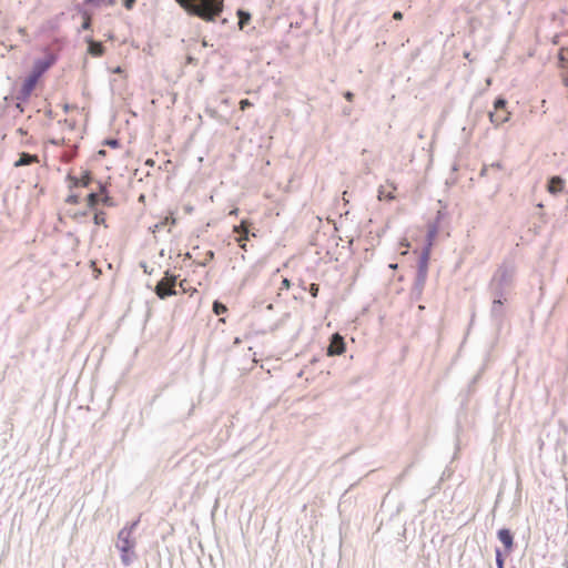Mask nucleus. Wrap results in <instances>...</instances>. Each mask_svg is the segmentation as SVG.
Instances as JSON below:
<instances>
[{
  "label": "nucleus",
  "mask_w": 568,
  "mask_h": 568,
  "mask_svg": "<svg viewBox=\"0 0 568 568\" xmlns=\"http://www.w3.org/2000/svg\"><path fill=\"white\" fill-rule=\"evenodd\" d=\"M85 40L89 44L88 52L92 57H101L104 53V47L101 42L94 41L91 37H88Z\"/></svg>",
  "instance_id": "4468645a"
},
{
  "label": "nucleus",
  "mask_w": 568,
  "mask_h": 568,
  "mask_svg": "<svg viewBox=\"0 0 568 568\" xmlns=\"http://www.w3.org/2000/svg\"><path fill=\"white\" fill-rule=\"evenodd\" d=\"M141 266L143 267V270H144V272H145V273H149V271H148V267H146V264H145V263H141Z\"/></svg>",
  "instance_id": "3c124183"
},
{
  "label": "nucleus",
  "mask_w": 568,
  "mask_h": 568,
  "mask_svg": "<svg viewBox=\"0 0 568 568\" xmlns=\"http://www.w3.org/2000/svg\"><path fill=\"white\" fill-rule=\"evenodd\" d=\"M487 171V168L485 166L483 170H481V174H485Z\"/></svg>",
  "instance_id": "6e6d98bb"
},
{
  "label": "nucleus",
  "mask_w": 568,
  "mask_h": 568,
  "mask_svg": "<svg viewBox=\"0 0 568 568\" xmlns=\"http://www.w3.org/2000/svg\"><path fill=\"white\" fill-rule=\"evenodd\" d=\"M100 200H101V196L97 192H94V191L90 192L87 196L88 206L90 209L94 210L95 206L100 203Z\"/></svg>",
  "instance_id": "f3484780"
},
{
  "label": "nucleus",
  "mask_w": 568,
  "mask_h": 568,
  "mask_svg": "<svg viewBox=\"0 0 568 568\" xmlns=\"http://www.w3.org/2000/svg\"><path fill=\"white\" fill-rule=\"evenodd\" d=\"M122 1H123V6L128 10H131L134 7L135 2H136V0H122Z\"/></svg>",
  "instance_id": "72a5a7b5"
},
{
  "label": "nucleus",
  "mask_w": 568,
  "mask_h": 568,
  "mask_svg": "<svg viewBox=\"0 0 568 568\" xmlns=\"http://www.w3.org/2000/svg\"><path fill=\"white\" fill-rule=\"evenodd\" d=\"M67 180L70 182V190H72L79 186L89 187L93 182V176L90 171H83L81 176L68 174Z\"/></svg>",
  "instance_id": "0eeeda50"
},
{
  "label": "nucleus",
  "mask_w": 568,
  "mask_h": 568,
  "mask_svg": "<svg viewBox=\"0 0 568 568\" xmlns=\"http://www.w3.org/2000/svg\"><path fill=\"white\" fill-rule=\"evenodd\" d=\"M39 79L34 78L29 73V75L24 79L21 89L18 92L17 99L19 101H26L31 95L32 91L34 90Z\"/></svg>",
  "instance_id": "6e6552de"
},
{
  "label": "nucleus",
  "mask_w": 568,
  "mask_h": 568,
  "mask_svg": "<svg viewBox=\"0 0 568 568\" xmlns=\"http://www.w3.org/2000/svg\"><path fill=\"white\" fill-rule=\"evenodd\" d=\"M207 45H209V43L206 42V40H205V39H203V40H202V47H207Z\"/></svg>",
  "instance_id": "864d4df0"
},
{
  "label": "nucleus",
  "mask_w": 568,
  "mask_h": 568,
  "mask_svg": "<svg viewBox=\"0 0 568 568\" xmlns=\"http://www.w3.org/2000/svg\"><path fill=\"white\" fill-rule=\"evenodd\" d=\"M178 276L170 271H165L164 276L154 287V293L160 300H165L178 294L176 291Z\"/></svg>",
  "instance_id": "20e7f679"
},
{
  "label": "nucleus",
  "mask_w": 568,
  "mask_h": 568,
  "mask_svg": "<svg viewBox=\"0 0 568 568\" xmlns=\"http://www.w3.org/2000/svg\"><path fill=\"white\" fill-rule=\"evenodd\" d=\"M237 212H239V209H233V210L230 212V215H237Z\"/></svg>",
  "instance_id": "de8ad7c7"
},
{
  "label": "nucleus",
  "mask_w": 568,
  "mask_h": 568,
  "mask_svg": "<svg viewBox=\"0 0 568 568\" xmlns=\"http://www.w3.org/2000/svg\"><path fill=\"white\" fill-rule=\"evenodd\" d=\"M84 216H87V212H80V213L74 214V219L84 217Z\"/></svg>",
  "instance_id": "a18cd8bd"
},
{
  "label": "nucleus",
  "mask_w": 568,
  "mask_h": 568,
  "mask_svg": "<svg viewBox=\"0 0 568 568\" xmlns=\"http://www.w3.org/2000/svg\"><path fill=\"white\" fill-rule=\"evenodd\" d=\"M493 297V304L490 314L491 316L499 321L504 315V302L507 300V297H499V296H491Z\"/></svg>",
  "instance_id": "ddd939ff"
},
{
  "label": "nucleus",
  "mask_w": 568,
  "mask_h": 568,
  "mask_svg": "<svg viewBox=\"0 0 568 568\" xmlns=\"http://www.w3.org/2000/svg\"><path fill=\"white\" fill-rule=\"evenodd\" d=\"M97 184H98V192L97 193L100 196H104V194H108V189H106L105 184H103L101 181H98Z\"/></svg>",
  "instance_id": "c85d7f7f"
},
{
  "label": "nucleus",
  "mask_w": 568,
  "mask_h": 568,
  "mask_svg": "<svg viewBox=\"0 0 568 568\" xmlns=\"http://www.w3.org/2000/svg\"><path fill=\"white\" fill-rule=\"evenodd\" d=\"M490 166H491V168H497V169H499V168H500V163H499V162H496V163H493Z\"/></svg>",
  "instance_id": "09e8293b"
},
{
  "label": "nucleus",
  "mask_w": 568,
  "mask_h": 568,
  "mask_svg": "<svg viewBox=\"0 0 568 568\" xmlns=\"http://www.w3.org/2000/svg\"><path fill=\"white\" fill-rule=\"evenodd\" d=\"M343 113H344L345 115H349V114L352 113V108H349V106H345V108L343 109Z\"/></svg>",
  "instance_id": "c03bdc74"
},
{
  "label": "nucleus",
  "mask_w": 568,
  "mask_h": 568,
  "mask_svg": "<svg viewBox=\"0 0 568 568\" xmlns=\"http://www.w3.org/2000/svg\"><path fill=\"white\" fill-rule=\"evenodd\" d=\"M100 2H101V0H84V3H87V4L98 6Z\"/></svg>",
  "instance_id": "37998d69"
},
{
  "label": "nucleus",
  "mask_w": 568,
  "mask_h": 568,
  "mask_svg": "<svg viewBox=\"0 0 568 568\" xmlns=\"http://www.w3.org/2000/svg\"><path fill=\"white\" fill-rule=\"evenodd\" d=\"M17 109H20V111H22V108H21L20 103H17Z\"/></svg>",
  "instance_id": "5fc2aeb1"
},
{
  "label": "nucleus",
  "mask_w": 568,
  "mask_h": 568,
  "mask_svg": "<svg viewBox=\"0 0 568 568\" xmlns=\"http://www.w3.org/2000/svg\"><path fill=\"white\" fill-rule=\"evenodd\" d=\"M509 114L510 113L507 110L493 111V112H489V119L493 124L498 126L501 123H505L509 120Z\"/></svg>",
  "instance_id": "2eb2a0df"
},
{
  "label": "nucleus",
  "mask_w": 568,
  "mask_h": 568,
  "mask_svg": "<svg viewBox=\"0 0 568 568\" xmlns=\"http://www.w3.org/2000/svg\"><path fill=\"white\" fill-rule=\"evenodd\" d=\"M495 554H496V565H497V568H504V558H503V552L499 548H496L495 550Z\"/></svg>",
  "instance_id": "a878e982"
},
{
  "label": "nucleus",
  "mask_w": 568,
  "mask_h": 568,
  "mask_svg": "<svg viewBox=\"0 0 568 568\" xmlns=\"http://www.w3.org/2000/svg\"><path fill=\"white\" fill-rule=\"evenodd\" d=\"M175 223V219L174 217H164L162 221H160L159 223H156L153 227V232H156L159 230H161L163 226H166V225H173Z\"/></svg>",
  "instance_id": "aec40b11"
},
{
  "label": "nucleus",
  "mask_w": 568,
  "mask_h": 568,
  "mask_svg": "<svg viewBox=\"0 0 568 568\" xmlns=\"http://www.w3.org/2000/svg\"><path fill=\"white\" fill-rule=\"evenodd\" d=\"M122 72H123V70H122V68H121V67H116V68H114V69H113V73H118V74H120V73H122Z\"/></svg>",
  "instance_id": "49530a36"
},
{
  "label": "nucleus",
  "mask_w": 568,
  "mask_h": 568,
  "mask_svg": "<svg viewBox=\"0 0 568 568\" xmlns=\"http://www.w3.org/2000/svg\"><path fill=\"white\" fill-rule=\"evenodd\" d=\"M185 258H191V254H190V253H186V254H185Z\"/></svg>",
  "instance_id": "4d7b16f0"
},
{
  "label": "nucleus",
  "mask_w": 568,
  "mask_h": 568,
  "mask_svg": "<svg viewBox=\"0 0 568 568\" xmlns=\"http://www.w3.org/2000/svg\"><path fill=\"white\" fill-rule=\"evenodd\" d=\"M93 221H94L95 225L104 224L105 223L104 212L103 211L95 212V214L93 216Z\"/></svg>",
  "instance_id": "393cba45"
},
{
  "label": "nucleus",
  "mask_w": 568,
  "mask_h": 568,
  "mask_svg": "<svg viewBox=\"0 0 568 568\" xmlns=\"http://www.w3.org/2000/svg\"><path fill=\"white\" fill-rule=\"evenodd\" d=\"M499 541L504 545L505 554H510L514 549V535L510 529L501 528L497 531Z\"/></svg>",
  "instance_id": "1a4fd4ad"
},
{
  "label": "nucleus",
  "mask_w": 568,
  "mask_h": 568,
  "mask_svg": "<svg viewBox=\"0 0 568 568\" xmlns=\"http://www.w3.org/2000/svg\"><path fill=\"white\" fill-rule=\"evenodd\" d=\"M83 17V22L81 24V30H90L92 27L91 16L87 11L80 10Z\"/></svg>",
  "instance_id": "4be33fe9"
},
{
  "label": "nucleus",
  "mask_w": 568,
  "mask_h": 568,
  "mask_svg": "<svg viewBox=\"0 0 568 568\" xmlns=\"http://www.w3.org/2000/svg\"><path fill=\"white\" fill-rule=\"evenodd\" d=\"M237 16H239V27L242 30L251 20V14L246 11L239 10Z\"/></svg>",
  "instance_id": "6ab92c4d"
},
{
  "label": "nucleus",
  "mask_w": 568,
  "mask_h": 568,
  "mask_svg": "<svg viewBox=\"0 0 568 568\" xmlns=\"http://www.w3.org/2000/svg\"><path fill=\"white\" fill-rule=\"evenodd\" d=\"M55 63L54 54H48L45 58L37 59L30 72L37 79H40Z\"/></svg>",
  "instance_id": "423d86ee"
},
{
  "label": "nucleus",
  "mask_w": 568,
  "mask_h": 568,
  "mask_svg": "<svg viewBox=\"0 0 568 568\" xmlns=\"http://www.w3.org/2000/svg\"><path fill=\"white\" fill-rule=\"evenodd\" d=\"M187 62H189V63H194V62H195V59H194V58H192V57H187Z\"/></svg>",
  "instance_id": "8fccbe9b"
},
{
  "label": "nucleus",
  "mask_w": 568,
  "mask_h": 568,
  "mask_svg": "<svg viewBox=\"0 0 568 568\" xmlns=\"http://www.w3.org/2000/svg\"><path fill=\"white\" fill-rule=\"evenodd\" d=\"M233 232L239 234L236 241L240 247L244 251H247L246 242L248 241L250 233L245 221H242L239 225H234Z\"/></svg>",
  "instance_id": "9b49d317"
},
{
  "label": "nucleus",
  "mask_w": 568,
  "mask_h": 568,
  "mask_svg": "<svg viewBox=\"0 0 568 568\" xmlns=\"http://www.w3.org/2000/svg\"><path fill=\"white\" fill-rule=\"evenodd\" d=\"M344 98H345L347 101L352 102V101H353V99H354V93H353V92H351V91H346V92H344Z\"/></svg>",
  "instance_id": "e433bc0d"
},
{
  "label": "nucleus",
  "mask_w": 568,
  "mask_h": 568,
  "mask_svg": "<svg viewBox=\"0 0 568 568\" xmlns=\"http://www.w3.org/2000/svg\"><path fill=\"white\" fill-rule=\"evenodd\" d=\"M507 101L506 99L498 97L494 102V111L506 110Z\"/></svg>",
  "instance_id": "b1692460"
},
{
  "label": "nucleus",
  "mask_w": 568,
  "mask_h": 568,
  "mask_svg": "<svg viewBox=\"0 0 568 568\" xmlns=\"http://www.w3.org/2000/svg\"><path fill=\"white\" fill-rule=\"evenodd\" d=\"M100 202L105 206H113L114 201L109 194H104V196H101Z\"/></svg>",
  "instance_id": "bb28decb"
},
{
  "label": "nucleus",
  "mask_w": 568,
  "mask_h": 568,
  "mask_svg": "<svg viewBox=\"0 0 568 568\" xmlns=\"http://www.w3.org/2000/svg\"><path fill=\"white\" fill-rule=\"evenodd\" d=\"M291 282L287 278L282 280L281 290L290 288Z\"/></svg>",
  "instance_id": "c9c22d12"
},
{
  "label": "nucleus",
  "mask_w": 568,
  "mask_h": 568,
  "mask_svg": "<svg viewBox=\"0 0 568 568\" xmlns=\"http://www.w3.org/2000/svg\"><path fill=\"white\" fill-rule=\"evenodd\" d=\"M383 196H385L387 200H392L394 199V196L389 193V194H386L384 193L383 191H379V195L378 197L382 199Z\"/></svg>",
  "instance_id": "4c0bfd02"
},
{
  "label": "nucleus",
  "mask_w": 568,
  "mask_h": 568,
  "mask_svg": "<svg viewBox=\"0 0 568 568\" xmlns=\"http://www.w3.org/2000/svg\"><path fill=\"white\" fill-rule=\"evenodd\" d=\"M437 233H438L437 224L436 223L429 224L428 225V230H427V234H426L427 244L425 245V247H428L429 250L432 248L433 241L436 237Z\"/></svg>",
  "instance_id": "dca6fc26"
},
{
  "label": "nucleus",
  "mask_w": 568,
  "mask_h": 568,
  "mask_svg": "<svg viewBox=\"0 0 568 568\" xmlns=\"http://www.w3.org/2000/svg\"><path fill=\"white\" fill-rule=\"evenodd\" d=\"M213 312L216 314V315H221V314H224L226 313L227 311V307L226 305H224L223 303H221L220 301H214L213 302Z\"/></svg>",
  "instance_id": "5701e85b"
},
{
  "label": "nucleus",
  "mask_w": 568,
  "mask_h": 568,
  "mask_svg": "<svg viewBox=\"0 0 568 568\" xmlns=\"http://www.w3.org/2000/svg\"><path fill=\"white\" fill-rule=\"evenodd\" d=\"M139 520L131 523L123 527L118 534V541L115 547L121 552V561L124 566H130L135 559L134 552L135 539L132 538V532L136 528Z\"/></svg>",
  "instance_id": "7ed1b4c3"
},
{
  "label": "nucleus",
  "mask_w": 568,
  "mask_h": 568,
  "mask_svg": "<svg viewBox=\"0 0 568 568\" xmlns=\"http://www.w3.org/2000/svg\"><path fill=\"white\" fill-rule=\"evenodd\" d=\"M185 284H186V281H185V280H183V281H181V282L179 283V286H180V288H181L183 292H186V291H187V288H186Z\"/></svg>",
  "instance_id": "79ce46f5"
},
{
  "label": "nucleus",
  "mask_w": 568,
  "mask_h": 568,
  "mask_svg": "<svg viewBox=\"0 0 568 568\" xmlns=\"http://www.w3.org/2000/svg\"><path fill=\"white\" fill-rule=\"evenodd\" d=\"M65 202L69 204H79L80 203V196L78 194L71 193Z\"/></svg>",
  "instance_id": "cd10ccee"
},
{
  "label": "nucleus",
  "mask_w": 568,
  "mask_h": 568,
  "mask_svg": "<svg viewBox=\"0 0 568 568\" xmlns=\"http://www.w3.org/2000/svg\"><path fill=\"white\" fill-rule=\"evenodd\" d=\"M191 16L214 21L223 11V0H176Z\"/></svg>",
  "instance_id": "f257e3e1"
},
{
  "label": "nucleus",
  "mask_w": 568,
  "mask_h": 568,
  "mask_svg": "<svg viewBox=\"0 0 568 568\" xmlns=\"http://www.w3.org/2000/svg\"><path fill=\"white\" fill-rule=\"evenodd\" d=\"M383 196H385L387 200H392L394 199V196L389 193V194H386L384 193L383 191H379V195L378 197L382 199Z\"/></svg>",
  "instance_id": "ea45409f"
},
{
  "label": "nucleus",
  "mask_w": 568,
  "mask_h": 568,
  "mask_svg": "<svg viewBox=\"0 0 568 568\" xmlns=\"http://www.w3.org/2000/svg\"><path fill=\"white\" fill-rule=\"evenodd\" d=\"M564 189H565V180L561 176L555 175L548 180L547 190L550 194L556 195V194L562 192Z\"/></svg>",
  "instance_id": "f8f14e48"
},
{
  "label": "nucleus",
  "mask_w": 568,
  "mask_h": 568,
  "mask_svg": "<svg viewBox=\"0 0 568 568\" xmlns=\"http://www.w3.org/2000/svg\"><path fill=\"white\" fill-rule=\"evenodd\" d=\"M389 266H390L392 268L397 267V265H396V264H390Z\"/></svg>",
  "instance_id": "13d9d810"
},
{
  "label": "nucleus",
  "mask_w": 568,
  "mask_h": 568,
  "mask_svg": "<svg viewBox=\"0 0 568 568\" xmlns=\"http://www.w3.org/2000/svg\"><path fill=\"white\" fill-rule=\"evenodd\" d=\"M515 277V266L511 262H503L495 271L490 282L491 296L507 297Z\"/></svg>",
  "instance_id": "f03ea898"
},
{
  "label": "nucleus",
  "mask_w": 568,
  "mask_h": 568,
  "mask_svg": "<svg viewBox=\"0 0 568 568\" xmlns=\"http://www.w3.org/2000/svg\"><path fill=\"white\" fill-rule=\"evenodd\" d=\"M393 18H394L395 20H400V19L403 18V13H402L400 11H395V12L393 13Z\"/></svg>",
  "instance_id": "a19ab883"
},
{
  "label": "nucleus",
  "mask_w": 568,
  "mask_h": 568,
  "mask_svg": "<svg viewBox=\"0 0 568 568\" xmlns=\"http://www.w3.org/2000/svg\"><path fill=\"white\" fill-rule=\"evenodd\" d=\"M250 106H252V103H251V101H250V100H247V99H243V100H241V101H240V109H241L242 111L246 110V109H247V108H250Z\"/></svg>",
  "instance_id": "473e14b6"
},
{
  "label": "nucleus",
  "mask_w": 568,
  "mask_h": 568,
  "mask_svg": "<svg viewBox=\"0 0 568 568\" xmlns=\"http://www.w3.org/2000/svg\"><path fill=\"white\" fill-rule=\"evenodd\" d=\"M175 223V219L174 217H164L162 221H160L159 223H156L153 227V232H156L159 230H161L163 226H166V225H173Z\"/></svg>",
  "instance_id": "412c9836"
},
{
  "label": "nucleus",
  "mask_w": 568,
  "mask_h": 568,
  "mask_svg": "<svg viewBox=\"0 0 568 568\" xmlns=\"http://www.w3.org/2000/svg\"><path fill=\"white\" fill-rule=\"evenodd\" d=\"M115 4V0H108V6H114Z\"/></svg>",
  "instance_id": "603ef678"
},
{
  "label": "nucleus",
  "mask_w": 568,
  "mask_h": 568,
  "mask_svg": "<svg viewBox=\"0 0 568 568\" xmlns=\"http://www.w3.org/2000/svg\"><path fill=\"white\" fill-rule=\"evenodd\" d=\"M37 156L36 155H31V154H28V153H22L20 159L16 162V166H22V165H29L30 163H32L33 161H36Z\"/></svg>",
  "instance_id": "a211bd4d"
},
{
  "label": "nucleus",
  "mask_w": 568,
  "mask_h": 568,
  "mask_svg": "<svg viewBox=\"0 0 568 568\" xmlns=\"http://www.w3.org/2000/svg\"><path fill=\"white\" fill-rule=\"evenodd\" d=\"M105 144L109 145L110 148L116 149L119 148L120 142L116 139H108L105 140Z\"/></svg>",
  "instance_id": "2f4dec72"
},
{
  "label": "nucleus",
  "mask_w": 568,
  "mask_h": 568,
  "mask_svg": "<svg viewBox=\"0 0 568 568\" xmlns=\"http://www.w3.org/2000/svg\"><path fill=\"white\" fill-rule=\"evenodd\" d=\"M383 196H385L387 200H392L394 199V196L389 193V194H386L384 193L383 191H379V195L378 197L382 199Z\"/></svg>",
  "instance_id": "58836bf2"
},
{
  "label": "nucleus",
  "mask_w": 568,
  "mask_h": 568,
  "mask_svg": "<svg viewBox=\"0 0 568 568\" xmlns=\"http://www.w3.org/2000/svg\"><path fill=\"white\" fill-rule=\"evenodd\" d=\"M430 252L428 247H424L417 263V272L415 277V286L417 288H423L428 273V262H429Z\"/></svg>",
  "instance_id": "39448f33"
},
{
  "label": "nucleus",
  "mask_w": 568,
  "mask_h": 568,
  "mask_svg": "<svg viewBox=\"0 0 568 568\" xmlns=\"http://www.w3.org/2000/svg\"><path fill=\"white\" fill-rule=\"evenodd\" d=\"M345 352V343L339 334H333L331 343L327 347V355L335 356L341 355Z\"/></svg>",
  "instance_id": "9d476101"
},
{
  "label": "nucleus",
  "mask_w": 568,
  "mask_h": 568,
  "mask_svg": "<svg viewBox=\"0 0 568 568\" xmlns=\"http://www.w3.org/2000/svg\"><path fill=\"white\" fill-rule=\"evenodd\" d=\"M205 256H206L205 262L200 264L202 266H205L207 261H211V260L214 258V252L213 251H207Z\"/></svg>",
  "instance_id": "f704fd0d"
},
{
  "label": "nucleus",
  "mask_w": 568,
  "mask_h": 568,
  "mask_svg": "<svg viewBox=\"0 0 568 568\" xmlns=\"http://www.w3.org/2000/svg\"><path fill=\"white\" fill-rule=\"evenodd\" d=\"M308 292H310V294H311L313 297H316V296L318 295V292H320V285H318V284H315V283H312V284L310 285Z\"/></svg>",
  "instance_id": "c756f323"
},
{
  "label": "nucleus",
  "mask_w": 568,
  "mask_h": 568,
  "mask_svg": "<svg viewBox=\"0 0 568 568\" xmlns=\"http://www.w3.org/2000/svg\"><path fill=\"white\" fill-rule=\"evenodd\" d=\"M559 60L561 62H568V48H564L559 52Z\"/></svg>",
  "instance_id": "7c9ffc66"
}]
</instances>
